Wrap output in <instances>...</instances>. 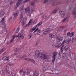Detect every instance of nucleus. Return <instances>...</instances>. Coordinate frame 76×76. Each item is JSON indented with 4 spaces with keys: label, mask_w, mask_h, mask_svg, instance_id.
<instances>
[{
    "label": "nucleus",
    "mask_w": 76,
    "mask_h": 76,
    "mask_svg": "<svg viewBox=\"0 0 76 76\" xmlns=\"http://www.w3.org/2000/svg\"><path fill=\"white\" fill-rule=\"evenodd\" d=\"M17 54V53H14L13 55H16Z\"/></svg>",
    "instance_id": "obj_62"
},
{
    "label": "nucleus",
    "mask_w": 76,
    "mask_h": 76,
    "mask_svg": "<svg viewBox=\"0 0 76 76\" xmlns=\"http://www.w3.org/2000/svg\"><path fill=\"white\" fill-rule=\"evenodd\" d=\"M38 75H39V72H36L34 73V76H38Z\"/></svg>",
    "instance_id": "obj_23"
},
{
    "label": "nucleus",
    "mask_w": 76,
    "mask_h": 76,
    "mask_svg": "<svg viewBox=\"0 0 76 76\" xmlns=\"http://www.w3.org/2000/svg\"><path fill=\"white\" fill-rule=\"evenodd\" d=\"M50 0H45L43 2V3H47V1H49Z\"/></svg>",
    "instance_id": "obj_37"
},
{
    "label": "nucleus",
    "mask_w": 76,
    "mask_h": 76,
    "mask_svg": "<svg viewBox=\"0 0 76 76\" xmlns=\"http://www.w3.org/2000/svg\"><path fill=\"white\" fill-rule=\"evenodd\" d=\"M66 2L67 3L68 2H69V1H75V0H66Z\"/></svg>",
    "instance_id": "obj_36"
},
{
    "label": "nucleus",
    "mask_w": 76,
    "mask_h": 76,
    "mask_svg": "<svg viewBox=\"0 0 76 76\" xmlns=\"http://www.w3.org/2000/svg\"><path fill=\"white\" fill-rule=\"evenodd\" d=\"M5 75L6 76H9L10 75V73L8 71H7L5 74Z\"/></svg>",
    "instance_id": "obj_26"
},
{
    "label": "nucleus",
    "mask_w": 76,
    "mask_h": 76,
    "mask_svg": "<svg viewBox=\"0 0 76 76\" xmlns=\"http://www.w3.org/2000/svg\"><path fill=\"white\" fill-rule=\"evenodd\" d=\"M23 20H26V18L24 17L23 18Z\"/></svg>",
    "instance_id": "obj_57"
},
{
    "label": "nucleus",
    "mask_w": 76,
    "mask_h": 76,
    "mask_svg": "<svg viewBox=\"0 0 76 76\" xmlns=\"http://www.w3.org/2000/svg\"><path fill=\"white\" fill-rule=\"evenodd\" d=\"M23 0H19L18 1V2L16 4L17 6L15 8V9H17L18 7V6H19V5H20V3L23 2Z\"/></svg>",
    "instance_id": "obj_7"
},
{
    "label": "nucleus",
    "mask_w": 76,
    "mask_h": 76,
    "mask_svg": "<svg viewBox=\"0 0 76 76\" xmlns=\"http://www.w3.org/2000/svg\"><path fill=\"white\" fill-rule=\"evenodd\" d=\"M64 42V41L63 43H62L59 44L58 45H56V47H57V48H59L60 46H61V45H63V43Z\"/></svg>",
    "instance_id": "obj_17"
},
{
    "label": "nucleus",
    "mask_w": 76,
    "mask_h": 76,
    "mask_svg": "<svg viewBox=\"0 0 76 76\" xmlns=\"http://www.w3.org/2000/svg\"><path fill=\"white\" fill-rule=\"evenodd\" d=\"M4 32H7V30L5 29L4 30Z\"/></svg>",
    "instance_id": "obj_63"
},
{
    "label": "nucleus",
    "mask_w": 76,
    "mask_h": 76,
    "mask_svg": "<svg viewBox=\"0 0 76 76\" xmlns=\"http://www.w3.org/2000/svg\"><path fill=\"white\" fill-rule=\"evenodd\" d=\"M5 69L7 72H8V71H9V67L7 66H6L5 67Z\"/></svg>",
    "instance_id": "obj_24"
},
{
    "label": "nucleus",
    "mask_w": 76,
    "mask_h": 76,
    "mask_svg": "<svg viewBox=\"0 0 76 76\" xmlns=\"http://www.w3.org/2000/svg\"><path fill=\"white\" fill-rule=\"evenodd\" d=\"M57 55V52H55L54 53V54L53 56V58H56V56Z\"/></svg>",
    "instance_id": "obj_21"
},
{
    "label": "nucleus",
    "mask_w": 76,
    "mask_h": 76,
    "mask_svg": "<svg viewBox=\"0 0 76 76\" xmlns=\"http://www.w3.org/2000/svg\"><path fill=\"white\" fill-rule=\"evenodd\" d=\"M11 74H12V76H15V75H16V74L14 72H11Z\"/></svg>",
    "instance_id": "obj_38"
},
{
    "label": "nucleus",
    "mask_w": 76,
    "mask_h": 76,
    "mask_svg": "<svg viewBox=\"0 0 76 76\" xmlns=\"http://www.w3.org/2000/svg\"><path fill=\"white\" fill-rule=\"evenodd\" d=\"M19 49L18 48H16L14 50V52H17L18 51Z\"/></svg>",
    "instance_id": "obj_43"
},
{
    "label": "nucleus",
    "mask_w": 76,
    "mask_h": 76,
    "mask_svg": "<svg viewBox=\"0 0 76 76\" xmlns=\"http://www.w3.org/2000/svg\"><path fill=\"white\" fill-rule=\"evenodd\" d=\"M26 57V56L25 55H24L23 56H22V57H20V58H25V57Z\"/></svg>",
    "instance_id": "obj_34"
},
{
    "label": "nucleus",
    "mask_w": 76,
    "mask_h": 76,
    "mask_svg": "<svg viewBox=\"0 0 76 76\" xmlns=\"http://www.w3.org/2000/svg\"><path fill=\"white\" fill-rule=\"evenodd\" d=\"M57 37V36H56V34H52V38H51V40L53 41L54 40V38H56Z\"/></svg>",
    "instance_id": "obj_12"
},
{
    "label": "nucleus",
    "mask_w": 76,
    "mask_h": 76,
    "mask_svg": "<svg viewBox=\"0 0 76 76\" xmlns=\"http://www.w3.org/2000/svg\"><path fill=\"white\" fill-rule=\"evenodd\" d=\"M4 14H5V13H4V12L3 11L1 12L0 13V15L1 17L2 16H3L4 15Z\"/></svg>",
    "instance_id": "obj_18"
},
{
    "label": "nucleus",
    "mask_w": 76,
    "mask_h": 76,
    "mask_svg": "<svg viewBox=\"0 0 76 76\" xmlns=\"http://www.w3.org/2000/svg\"><path fill=\"white\" fill-rule=\"evenodd\" d=\"M72 7H69V9H70V10H71L72 9Z\"/></svg>",
    "instance_id": "obj_61"
},
{
    "label": "nucleus",
    "mask_w": 76,
    "mask_h": 76,
    "mask_svg": "<svg viewBox=\"0 0 76 76\" xmlns=\"http://www.w3.org/2000/svg\"><path fill=\"white\" fill-rule=\"evenodd\" d=\"M19 36H20V35L19 34L18 35H16V37H19Z\"/></svg>",
    "instance_id": "obj_59"
},
{
    "label": "nucleus",
    "mask_w": 76,
    "mask_h": 76,
    "mask_svg": "<svg viewBox=\"0 0 76 76\" xmlns=\"http://www.w3.org/2000/svg\"><path fill=\"white\" fill-rule=\"evenodd\" d=\"M65 49V50L66 51H67L69 49V47L67 45L64 46V45H62V47L61 49V52H62L63 51V50Z\"/></svg>",
    "instance_id": "obj_5"
},
{
    "label": "nucleus",
    "mask_w": 76,
    "mask_h": 76,
    "mask_svg": "<svg viewBox=\"0 0 76 76\" xmlns=\"http://www.w3.org/2000/svg\"><path fill=\"white\" fill-rule=\"evenodd\" d=\"M57 39L59 40V41H61V40L63 39V37L61 36H59L57 37Z\"/></svg>",
    "instance_id": "obj_19"
},
{
    "label": "nucleus",
    "mask_w": 76,
    "mask_h": 76,
    "mask_svg": "<svg viewBox=\"0 0 76 76\" xmlns=\"http://www.w3.org/2000/svg\"><path fill=\"white\" fill-rule=\"evenodd\" d=\"M37 34H38V35H40L41 34V31L39 30L37 31Z\"/></svg>",
    "instance_id": "obj_39"
},
{
    "label": "nucleus",
    "mask_w": 76,
    "mask_h": 76,
    "mask_svg": "<svg viewBox=\"0 0 76 76\" xmlns=\"http://www.w3.org/2000/svg\"><path fill=\"white\" fill-rule=\"evenodd\" d=\"M12 17H11L9 19V21H10L11 20H12Z\"/></svg>",
    "instance_id": "obj_49"
},
{
    "label": "nucleus",
    "mask_w": 76,
    "mask_h": 76,
    "mask_svg": "<svg viewBox=\"0 0 76 76\" xmlns=\"http://www.w3.org/2000/svg\"><path fill=\"white\" fill-rule=\"evenodd\" d=\"M27 11L26 12V15H31L32 14V11H31L30 8H29V7H27Z\"/></svg>",
    "instance_id": "obj_6"
},
{
    "label": "nucleus",
    "mask_w": 76,
    "mask_h": 76,
    "mask_svg": "<svg viewBox=\"0 0 76 76\" xmlns=\"http://www.w3.org/2000/svg\"><path fill=\"white\" fill-rule=\"evenodd\" d=\"M27 70V75H28V74H29L30 73V71H29V69L28 68L26 69Z\"/></svg>",
    "instance_id": "obj_33"
},
{
    "label": "nucleus",
    "mask_w": 76,
    "mask_h": 76,
    "mask_svg": "<svg viewBox=\"0 0 76 76\" xmlns=\"http://www.w3.org/2000/svg\"><path fill=\"white\" fill-rule=\"evenodd\" d=\"M76 12L75 11L73 12V15H76Z\"/></svg>",
    "instance_id": "obj_53"
},
{
    "label": "nucleus",
    "mask_w": 76,
    "mask_h": 76,
    "mask_svg": "<svg viewBox=\"0 0 76 76\" xmlns=\"http://www.w3.org/2000/svg\"><path fill=\"white\" fill-rule=\"evenodd\" d=\"M20 29V28H18L16 30V33H18V32H19V31Z\"/></svg>",
    "instance_id": "obj_32"
},
{
    "label": "nucleus",
    "mask_w": 76,
    "mask_h": 76,
    "mask_svg": "<svg viewBox=\"0 0 76 76\" xmlns=\"http://www.w3.org/2000/svg\"><path fill=\"white\" fill-rule=\"evenodd\" d=\"M34 2H32L31 3V5H32V6H34Z\"/></svg>",
    "instance_id": "obj_60"
},
{
    "label": "nucleus",
    "mask_w": 76,
    "mask_h": 76,
    "mask_svg": "<svg viewBox=\"0 0 76 76\" xmlns=\"http://www.w3.org/2000/svg\"><path fill=\"white\" fill-rule=\"evenodd\" d=\"M4 72H2V74H4Z\"/></svg>",
    "instance_id": "obj_64"
},
{
    "label": "nucleus",
    "mask_w": 76,
    "mask_h": 76,
    "mask_svg": "<svg viewBox=\"0 0 76 76\" xmlns=\"http://www.w3.org/2000/svg\"><path fill=\"white\" fill-rule=\"evenodd\" d=\"M9 56H6L2 58V60H5V61H6V60L7 61L9 60Z\"/></svg>",
    "instance_id": "obj_9"
},
{
    "label": "nucleus",
    "mask_w": 76,
    "mask_h": 76,
    "mask_svg": "<svg viewBox=\"0 0 76 76\" xmlns=\"http://www.w3.org/2000/svg\"><path fill=\"white\" fill-rule=\"evenodd\" d=\"M20 75H21L24 76H25V72H23V70L22 69L20 70Z\"/></svg>",
    "instance_id": "obj_11"
},
{
    "label": "nucleus",
    "mask_w": 76,
    "mask_h": 76,
    "mask_svg": "<svg viewBox=\"0 0 76 76\" xmlns=\"http://www.w3.org/2000/svg\"><path fill=\"white\" fill-rule=\"evenodd\" d=\"M74 35V33H73L72 32L70 34H69V36L70 37H73Z\"/></svg>",
    "instance_id": "obj_31"
},
{
    "label": "nucleus",
    "mask_w": 76,
    "mask_h": 76,
    "mask_svg": "<svg viewBox=\"0 0 76 76\" xmlns=\"http://www.w3.org/2000/svg\"><path fill=\"white\" fill-rule=\"evenodd\" d=\"M37 20H35L33 22V24H36V23H37Z\"/></svg>",
    "instance_id": "obj_46"
},
{
    "label": "nucleus",
    "mask_w": 76,
    "mask_h": 76,
    "mask_svg": "<svg viewBox=\"0 0 76 76\" xmlns=\"http://www.w3.org/2000/svg\"><path fill=\"white\" fill-rule=\"evenodd\" d=\"M69 19V17H66L62 21V22H66V21H68V20Z\"/></svg>",
    "instance_id": "obj_14"
},
{
    "label": "nucleus",
    "mask_w": 76,
    "mask_h": 76,
    "mask_svg": "<svg viewBox=\"0 0 76 76\" xmlns=\"http://www.w3.org/2000/svg\"><path fill=\"white\" fill-rule=\"evenodd\" d=\"M49 36L50 37V38H52V36H53V34H50L49 35Z\"/></svg>",
    "instance_id": "obj_50"
},
{
    "label": "nucleus",
    "mask_w": 76,
    "mask_h": 76,
    "mask_svg": "<svg viewBox=\"0 0 76 76\" xmlns=\"http://www.w3.org/2000/svg\"><path fill=\"white\" fill-rule=\"evenodd\" d=\"M23 32V30H21L20 32V33H19V34L20 35H21V34H22Z\"/></svg>",
    "instance_id": "obj_41"
},
{
    "label": "nucleus",
    "mask_w": 76,
    "mask_h": 76,
    "mask_svg": "<svg viewBox=\"0 0 76 76\" xmlns=\"http://www.w3.org/2000/svg\"><path fill=\"white\" fill-rule=\"evenodd\" d=\"M48 31H44L43 32V34L45 35H47V34H48Z\"/></svg>",
    "instance_id": "obj_27"
},
{
    "label": "nucleus",
    "mask_w": 76,
    "mask_h": 76,
    "mask_svg": "<svg viewBox=\"0 0 76 76\" xmlns=\"http://www.w3.org/2000/svg\"><path fill=\"white\" fill-rule=\"evenodd\" d=\"M55 58H53V59L52 60V63H54V61H55Z\"/></svg>",
    "instance_id": "obj_45"
},
{
    "label": "nucleus",
    "mask_w": 76,
    "mask_h": 76,
    "mask_svg": "<svg viewBox=\"0 0 76 76\" xmlns=\"http://www.w3.org/2000/svg\"><path fill=\"white\" fill-rule=\"evenodd\" d=\"M20 12L21 13V14L20 17V19L19 20V23H20L21 22V20H22V19H23V7L21 8V9H20Z\"/></svg>",
    "instance_id": "obj_4"
},
{
    "label": "nucleus",
    "mask_w": 76,
    "mask_h": 76,
    "mask_svg": "<svg viewBox=\"0 0 76 76\" xmlns=\"http://www.w3.org/2000/svg\"><path fill=\"white\" fill-rule=\"evenodd\" d=\"M59 12L60 14L62 15V18H63L65 17V16H64V15H65V12H64L60 11Z\"/></svg>",
    "instance_id": "obj_8"
},
{
    "label": "nucleus",
    "mask_w": 76,
    "mask_h": 76,
    "mask_svg": "<svg viewBox=\"0 0 76 76\" xmlns=\"http://www.w3.org/2000/svg\"><path fill=\"white\" fill-rule=\"evenodd\" d=\"M42 23V22L40 21L36 26H34L31 28L30 29V31L31 32H33L34 31V33H35V32H36L37 31H38L39 28H38V27H39L40 25H41ZM35 29L36 30H35Z\"/></svg>",
    "instance_id": "obj_2"
},
{
    "label": "nucleus",
    "mask_w": 76,
    "mask_h": 76,
    "mask_svg": "<svg viewBox=\"0 0 76 76\" xmlns=\"http://www.w3.org/2000/svg\"><path fill=\"white\" fill-rule=\"evenodd\" d=\"M18 13L17 12L15 13H14L13 14V16H14V19H16V17L18 16Z\"/></svg>",
    "instance_id": "obj_13"
},
{
    "label": "nucleus",
    "mask_w": 76,
    "mask_h": 76,
    "mask_svg": "<svg viewBox=\"0 0 76 76\" xmlns=\"http://www.w3.org/2000/svg\"><path fill=\"white\" fill-rule=\"evenodd\" d=\"M70 32H68L67 34V36H69L70 35Z\"/></svg>",
    "instance_id": "obj_52"
},
{
    "label": "nucleus",
    "mask_w": 76,
    "mask_h": 76,
    "mask_svg": "<svg viewBox=\"0 0 76 76\" xmlns=\"http://www.w3.org/2000/svg\"><path fill=\"white\" fill-rule=\"evenodd\" d=\"M35 55L37 57H39V58L42 61H45L47 59V56L43 53H40V51H36Z\"/></svg>",
    "instance_id": "obj_1"
},
{
    "label": "nucleus",
    "mask_w": 76,
    "mask_h": 76,
    "mask_svg": "<svg viewBox=\"0 0 76 76\" xmlns=\"http://www.w3.org/2000/svg\"><path fill=\"white\" fill-rule=\"evenodd\" d=\"M29 1V0H26L23 2V3H26V2H27V1Z\"/></svg>",
    "instance_id": "obj_48"
},
{
    "label": "nucleus",
    "mask_w": 76,
    "mask_h": 76,
    "mask_svg": "<svg viewBox=\"0 0 76 76\" xmlns=\"http://www.w3.org/2000/svg\"><path fill=\"white\" fill-rule=\"evenodd\" d=\"M45 70H46V69H45V68L43 67V72H45Z\"/></svg>",
    "instance_id": "obj_47"
},
{
    "label": "nucleus",
    "mask_w": 76,
    "mask_h": 76,
    "mask_svg": "<svg viewBox=\"0 0 76 76\" xmlns=\"http://www.w3.org/2000/svg\"><path fill=\"white\" fill-rule=\"evenodd\" d=\"M57 4H58V3H56L55 2V1H52V5L53 6H56Z\"/></svg>",
    "instance_id": "obj_20"
},
{
    "label": "nucleus",
    "mask_w": 76,
    "mask_h": 76,
    "mask_svg": "<svg viewBox=\"0 0 76 76\" xmlns=\"http://www.w3.org/2000/svg\"><path fill=\"white\" fill-rule=\"evenodd\" d=\"M24 10H25V12L26 13V12H27V9L26 8H25L24 9Z\"/></svg>",
    "instance_id": "obj_51"
},
{
    "label": "nucleus",
    "mask_w": 76,
    "mask_h": 76,
    "mask_svg": "<svg viewBox=\"0 0 76 76\" xmlns=\"http://www.w3.org/2000/svg\"><path fill=\"white\" fill-rule=\"evenodd\" d=\"M43 18H46V15H44L43 16Z\"/></svg>",
    "instance_id": "obj_54"
},
{
    "label": "nucleus",
    "mask_w": 76,
    "mask_h": 76,
    "mask_svg": "<svg viewBox=\"0 0 76 76\" xmlns=\"http://www.w3.org/2000/svg\"><path fill=\"white\" fill-rule=\"evenodd\" d=\"M63 28H64V26H61V27H60L58 29H57V31H59V32H60V31H61L63 30Z\"/></svg>",
    "instance_id": "obj_10"
},
{
    "label": "nucleus",
    "mask_w": 76,
    "mask_h": 76,
    "mask_svg": "<svg viewBox=\"0 0 76 76\" xmlns=\"http://www.w3.org/2000/svg\"><path fill=\"white\" fill-rule=\"evenodd\" d=\"M6 50V49L4 48H3L2 49L0 50V54H1L2 53H3L4 50Z\"/></svg>",
    "instance_id": "obj_16"
},
{
    "label": "nucleus",
    "mask_w": 76,
    "mask_h": 76,
    "mask_svg": "<svg viewBox=\"0 0 76 76\" xmlns=\"http://www.w3.org/2000/svg\"><path fill=\"white\" fill-rule=\"evenodd\" d=\"M39 43V41H37L36 42V45H38V43Z\"/></svg>",
    "instance_id": "obj_55"
},
{
    "label": "nucleus",
    "mask_w": 76,
    "mask_h": 76,
    "mask_svg": "<svg viewBox=\"0 0 76 76\" xmlns=\"http://www.w3.org/2000/svg\"><path fill=\"white\" fill-rule=\"evenodd\" d=\"M32 35H33V34L32 33H31L29 34L28 37L30 39L31 38V37H32Z\"/></svg>",
    "instance_id": "obj_28"
},
{
    "label": "nucleus",
    "mask_w": 76,
    "mask_h": 76,
    "mask_svg": "<svg viewBox=\"0 0 76 76\" xmlns=\"http://www.w3.org/2000/svg\"><path fill=\"white\" fill-rule=\"evenodd\" d=\"M15 38H16V36L15 35L13 37L12 39H11L10 40V43H12L13 42V41H14V39H15Z\"/></svg>",
    "instance_id": "obj_15"
},
{
    "label": "nucleus",
    "mask_w": 76,
    "mask_h": 76,
    "mask_svg": "<svg viewBox=\"0 0 76 76\" xmlns=\"http://www.w3.org/2000/svg\"><path fill=\"white\" fill-rule=\"evenodd\" d=\"M46 31H48V32H50L51 31V30L50 28H48L46 29Z\"/></svg>",
    "instance_id": "obj_35"
},
{
    "label": "nucleus",
    "mask_w": 76,
    "mask_h": 76,
    "mask_svg": "<svg viewBox=\"0 0 76 76\" xmlns=\"http://www.w3.org/2000/svg\"><path fill=\"white\" fill-rule=\"evenodd\" d=\"M25 60H27L28 61H31V59H29V58H25Z\"/></svg>",
    "instance_id": "obj_40"
},
{
    "label": "nucleus",
    "mask_w": 76,
    "mask_h": 76,
    "mask_svg": "<svg viewBox=\"0 0 76 76\" xmlns=\"http://www.w3.org/2000/svg\"><path fill=\"white\" fill-rule=\"evenodd\" d=\"M30 61L33 62V63H35V61H34V60L33 59H31Z\"/></svg>",
    "instance_id": "obj_44"
},
{
    "label": "nucleus",
    "mask_w": 76,
    "mask_h": 76,
    "mask_svg": "<svg viewBox=\"0 0 76 76\" xmlns=\"http://www.w3.org/2000/svg\"><path fill=\"white\" fill-rule=\"evenodd\" d=\"M13 2L11 1L10 3V5H11V4H13Z\"/></svg>",
    "instance_id": "obj_56"
},
{
    "label": "nucleus",
    "mask_w": 76,
    "mask_h": 76,
    "mask_svg": "<svg viewBox=\"0 0 76 76\" xmlns=\"http://www.w3.org/2000/svg\"><path fill=\"white\" fill-rule=\"evenodd\" d=\"M19 37H20L21 38H22V39H24V36L23 35H21L19 36Z\"/></svg>",
    "instance_id": "obj_29"
},
{
    "label": "nucleus",
    "mask_w": 76,
    "mask_h": 76,
    "mask_svg": "<svg viewBox=\"0 0 76 76\" xmlns=\"http://www.w3.org/2000/svg\"><path fill=\"white\" fill-rule=\"evenodd\" d=\"M71 41V39L70 38L66 40L67 43H69V42H70Z\"/></svg>",
    "instance_id": "obj_25"
},
{
    "label": "nucleus",
    "mask_w": 76,
    "mask_h": 76,
    "mask_svg": "<svg viewBox=\"0 0 76 76\" xmlns=\"http://www.w3.org/2000/svg\"><path fill=\"white\" fill-rule=\"evenodd\" d=\"M57 12V10H55L53 12V13H56Z\"/></svg>",
    "instance_id": "obj_42"
},
{
    "label": "nucleus",
    "mask_w": 76,
    "mask_h": 76,
    "mask_svg": "<svg viewBox=\"0 0 76 76\" xmlns=\"http://www.w3.org/2000/svg\"><path fill=\"white\" fill-rule=\"evenodd\" d=\"M8 65H9L10 66H13L14 64L13 63H8Z\"/></svg>",
    "instance_id": "obj_30"
},
{
    "label": "nucleus",
    "mask_w": 76,
    "mask_h": 76,
    "mask_svg": "<svg viewBox=\"0 0 76 76\" xmlns=\"http://www.w3.org/2000/svg\"><path fill=\"white\" fill-rule=\"evenodd\" d=\"M53 47H56V45H53Z\"/></svg>",
    "instance_id": "obj_58"
},
{
    "label": "nucleus",
    "mask_w": 76,
    "mask_h": 76,
    "mask_svg": "<svg viewBox=\"0 0 76 76\" xmlns=\"http://www.w3.org/2000/svg\"><path fill=\"white\" fill-rule=\"evenodd\" d=\"M5 20L4 18H3L1 20L0 23L1 25H0V26L2 28H6V24H5Z\"/></svg>",
    "instance_id": "obj_3"
},
{
    "label": "nucleus",
    "mask_w": 76,
    "mask_h": 76,
    "mask_svg": "<svg viewBox=\"0 0 76 76\" xmlns=\"http://www.w3.org/2000/svg\"><path fill=\"white\" fill-rule=\"evenodd\" d=\"M34 20L33 19H30L29 21L28 22V26H29V25H31V22H32V20Z\"/></svg>",
    "instance_id": "obj_22"
}]
</instances>
